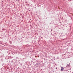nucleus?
Listing matches in <instances>:
<instances>
[{
	"label": "nucleus",
	"instance_id": "nucleus-1",
	"mask_svg": "<svg viewBox=\"0 0 73 73\" xmlns=\"http://www.w3.org/2000/svg\"><path fill=\"white\" fill-rule=\"evenodd\" d=\"M64 68H63V67H61V71H62H62H63V70H64Z\"/></svg>",
	"mask_w": 73,
	"mask_h": 73
},
{
	"label": "nucleus",
	"instance_id": "nucleus-2",
	"mask_svg": "<svg viewBox=\"0 0 73 73\" xmlns=\"http://www.w3.org/2000/svg\"><path fill=\"white\" fill-rule=\"evenodd\" d=\"M70 66H69V65L67 64L66 66V67H69Z\"/></svg>",
	"mask_w": 73,
	"mask_h": 73
},
{
	"label": "nucleus",
	"instance_id": "nucleus-3",
	"mask_svg": "<svg viewBox=\"0 0 73 73\" xmlns=\"http://www.w3.org/2000/svg\"><path fill=\"white\" fill-rule=\"evenodd\" d=\"M9 42H10V44H12V41H9Z\"/></svg>",
	"mask_w": 73,
	"mask_h": 73
},
{
	"label": "nucleus",
	"instance_id": "nucleus-4",
	"mask_svg": "<svg viewBox=\"0 0 73 73\" xmlns=\"http://www.w3.org/2000/svg\"><path fill=\"white\" fill-rule=\"evenodd\" d=\"M40 6H39L38 7H40Z\"/></svg>",
	"mask_w": 73,
	"mask_h": 73
},
{
	"label": "nucleus",
	"instance_id": "nucleus-5",
	"mask_svg": "<svg viewBox=\"0 0 73 73\" xmlns=\"http://www.w3.org/2000/svg\"><path fill=\"white\" fill-rule=\"evenodd\" d=\"M66 70H64V71H66Z\"/></svg>",
	"mask_w": 73,
	"mask_h": 73
},
{
	"label": "nucleus",
	"instance_id": "nucleus-6",
	"mask_svg": "<svg viewBox=\"0 0 73 73\" xmlns=\"http://www.w3.org/2000/svg\"><path fill=\"white\" fill-rule=\"evenodd\" d=\"M56 69H57V68H56Z\"/></svg>",
	"mask_w": 73,
	"mask_h": 73
}]
</instances>
